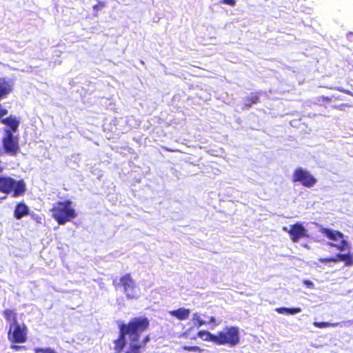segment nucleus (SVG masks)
<instances>
[{"mask_svg":"<svg viewBox=\"0 0 353 353\" xmlns=\"http://www.w3.org/2000/svg\"><path fill=\"white\" fill-rule=\"evenodd\" d=\"M221 3L230 6H234L236 5V0H221Z\"/></svg>","mask_w":353,"mask_h":353,"instance_id":"26","label":"nucleus"},{"mask_svg":"<svg viewBox=\"0 0 353 353\" xmlns=\"http://www.w3.org/2000/svg\"><path fill=\"white\" fill-rule=\"evenodd\" d=\"M168 313L179 321H185L190 317V310L185 307H179L176 310H170Z\"/></svg>","mask_w":353,"mask_h":353,"instance_id":"12","label":"nucleus"},{"mask_svg":"<svg viewBox=\"0 0 353 353\" xmlns=\"http://www.w3.org/2000/svg\"><path fill=\"white\" fill-rule=\"evenodd\" d=\"M319 232L330 240H340L339 244H335L331 242L327 243L329 245L336 248L338 250L343 251L349 248V244L347 241L344 239V235L342 232L327 228H321L319 229Z\"/></svg>","mask_w":353,"mask_h":353,"instance_id":"5","label":"nucleus"},{"mask_svg":"<svg viewBox=\"0 0 353 353\" xmlns=\"http://www.w3.org/2000/svg\"><path fill=\"white\" fill-rule=\"evenodd\" d=\"M37 221L39 223H41V218L37 219Z\"/></svg>","mask_w":353,"mask_h":353,"instance_id":"32","label":"nucleus"},{"mask_svg":"<svg viewBox=\"0 0 353 353\" xmlns=\"http://www.w3.org/2000/svg\"><path fill=\"white\" fill-rule=\"evenodd\" d=\"M181 337H184V338H186L187 337V333L186 332H183L181 334Z\"/></svg>","mask_w":353,"mask_h":353,"instance_id":"31","label":"nucleus"},{"mask_svg":"<svg viewBox=\"0 0 353 353\" xmlns=\"http://www.w3.org/2000/svg\"><path fill=\"white\" fill-rule=\"evenodd\" d=\"M150 326V321L147 317L140 316L131 319L127 323L119 325V336L114 341L116 353L121 352L126 344V339L129 346L125 353H141L145 348L146 344L150 341V336L145 335L140 341L141 335Z\"/></svg>","mask_w":353,"mask_h":353,"instance_id":"1","label":"nucleus"},{"mask_svg":"<svg viewBox=\"0 0 353 353\" xmlns=\"http://www.w3.org/2000/svg\"><path fill=\"white\" fill-rule=\"evenodd\" d=\"M182 350H186V351H192V352H196L198 353H203V350L201 349L199 346H188V345H184L182 347Z\"/></svg>","mask_w":353,"mask_h":353,"instance_id":"21","label":"nucleus"},{"mask_svg":"<svg viewBox=\"0 0 353 353\" xmlns=\"http://www.w3.org/2000/svg\"><path fill=\"white\" fill-rule=\"evenodd\" d=\"M240 342L239 330L235 326L225 327L216 334V343L219 345H228L234 347Z\"/></svg>","mask_w":353,"mask_h":353,"instance_id":"4","label":"nucleus"},{"mask_svg":"<svg viewBox=\"0 0 353 353\" xmlns=\"http://www.w3.org/2000/svg\"><path fill=\"white\" fill-rule=\"evenodd\" d=\"M261 94V92H256L251 93L249 96L244 99V107L248 109L250 108L252 105L259 103L260 101V95Z\"/></svg>","mask_w":353,"mask_h":353,"instance_id":"13","label":"nucleus"},{"mask_svg":"<svg viewBox=\"0 0 353 353\" xmlns=\"http://www.w3.org/2000/svg\"><path fill=\"white\" fill-rule=\"evenodd\" d=\"M313 325L317 328H325V327H337L339 325V322L330 323V322L314 321V322H313Z\"/></svg>","mask_w":353,"mask_h":353,"instance_id":"19","label":"nucleus"},{"mask_svg":"<svg viewBox=\"0 0 353 353\" xmlns=\"http://www.w3.org/2000/svg\"><path fill=\"white\" fill-rule=\"evenodd\" d=\"M301 309L300 307H292V308H288V314H295L297 313L301 312Z\"/></svg>","mask_w":353,"mask_h":353,"instance_id":"25","label":"nucleus"},{"mask_svg":"<svg viewBox=\"0 0 353 353\" xmlns=\"http://www.w3.org/2000/svg\"><path fill=\"white\" fill-rule=\"evenodd\" d=\"M3 147L5 152L10 156H16L20 151L18 139L12 135L9 129L5 130Z\"/></svg>","mask_w":353,"mask_h":353,"instance_id":"7","label":"nucleus"},{"mask_svg":"<svg viewBox=\"0 0 353 353\" xmlns=\"http://www.w3.org/2000/svg\"><path fill=\"white\" fill-rule=\"evenodd\" d=\"M283 230L288 232L293 243H297L301 239L308 237L307 230L302 223L299 222L290 225V229H288L287 227H283Z\"/></svg>","mask_w":353,"mask_h":353,"instance_id":"8","label":"nucleus"},{"mask_svg":"<svg viewBox=\"0 0 353 353\" xmlns=\"http://www.w3.org/2000/svg\"><path fill=\"white\" fill-rule=\"evenodd\" d=\"M293 183H300L303 186L310 188L317 182L316 178L302 168H296L292 176Z\"/></svg>","mask_w":353,"mask_h":353,"instance_id":"6","label":"nucleus"},{"mask_svg":"<svg viewBox=\"0 0 353 353\" xmlns=\"http://www.w3.org/2000/svg\"><path fill=\"white\" fill-rule=\"evenodd\" d=\"M34 352L35 353H57L53 350L50 348H36Z\"/></svg>","mask_w":353,"mask_h":353,"instance_id":"23","label":"nucleus"},{"mask_svg":"<svg viewBox=\"0 0 353 353\" xmlns=\"http://www.w3.org/2000/svg\"><path fill=\"white\" fill-rule=\"evenodd\" d=\"M2 123L10 128L13 131H16L18 128L19 122L15 117H10L2 120Z\"/></svg>","mask_w":353,"mask_h":353,"instance_id":"18","label":"nucleus"},{"mask_svg":"<svg viewBox=\"0 0 353 353\" xmlns=\"http://www.w3.org/2000/svg\"><path fill=\"white\" fill-rule=\"evenodd\" d=\"M11 348L14 350H20L24 349L25 347L23 346H21V345H12Z\"/></svg>","mask_w":353,"mask_h":353,"instance_id":"29","label":"nucleus"},{"mask_svg":"<svg viewBox=\"0 0 353 353\" xmlns=\"http://www.w3.org/2000/svg\"><path fill=\"white\" fill-rule=\"evenodd\" d=\"M336 90L339 92H341L343 93H345L346 94L350 95L353 97V92L350 91L349 90L344 89L343 88H337Z\"/></svg>","mask_w":353,"mask_h":353,"instance_id":"27","label":"nucleus"},{"mask_svg":"<svg viewBox=\"0 0 353 353\" xmlns=\"http://www.w3.org/2000/svg\"><path fill=\"white\" fill-rule=\"evenodd\" d=\"M8 339L14 343H24L27 339L26 327L24 325H13L9 327Z\"/></svg>","mask_w":353,"mask_h":353,"instance_id":"9","label":"nucleus"},{"mask_svg":"<svg viewBox=\"0 0 353 353\" xmlns=\"http://www.w3.org/2000/svg\"><path fill=\"white\" fill-rule=\"evenodd\" d=\"M29 213V208L24 203H18L14 211V216L17 219H21Z\"/></svg>","mask_w":353,"mask_h":353,"instance_id":"14","label":"nucleus"},{"mask_svg":"<svg viewBox=\"0 0 353 353\" xmlns=\"http://www.w3.org/2000/svg\"><path fill=\"white\" fill-rule=\"evenodd\" d=\"M321 99L323 101L325 102H330L332 99L330 97H326V96H321Z\"/></svg>","mask_w":353,"mask_h":353,"instance_id":"30","label":"nucleus"},{"mask_svg":"<svg viewBox=\"0 0 353 353\" xmlns=\"http://www.w3.org/2000/svg\"><path fill=\"white\" fill-rule=\"evenodd\" d=\"M351 107V105L348 103H341L339 105H333V108L339 110H344L345 108H350Z\"/></svg>","mask_w":353,"mask_h":353,"instance_id":"24","label":"nucleus"},{"mask_svg":"<svg viewBox=\"0 0 353 353\" xmlns=\"http://www.w3.org/2000/svg\"><path fill=\"white\" fill-rule=\"evenodd\" d=\"M336 263L339 261H344L345 266L353 265V255L350 253L336 254Z\"/></svg>","mask_w":353,"mask_h":353,"instance_id":"16","label":"nucleus"},{"mask_svg":"<svg viewBox=\"0 0 353 353\" xmlns=\"http://www.w3.org/2000/svg\"><path fill=\"white\" fill-rule=\"evenodd\" d=\"M278 313L283 314L288 312V307H278L275 310Z\"/></svg>","mask_w":353,"mask_h":353,"instance_id":"28","label":"nucleus"},{"mask_svg":"<svg viewBox=\"0 0 353 353\" xmlns=\"http://www.w3.org/2000/svg\"><path fill=\"white\" fill-rule=\"evenodd\" d=\"M14 81L8 78H0V99L6 97L12 91Z\"/></svg>","mask_w":353,"mask_h":353,"instance_id":"11","label":"nucleus"},{"mask_svg":"<svg viewBox=\"0 0 353 353\" xmlns=\"http://www.w3.org/2000/svg\"><path fill=\"white\" fill-rule=\"evenodd\" d=\"M120 285L123 287L124 292L128 298L135 296V283L130 274H126L120 279Z\"/></svg>","mask_w":353,"mask_h":353,"instance_id":"10","label":"nucleus"},{"mask_svg":"<svg viewBox=\"0 0 353 353\" xmlns=\"http://www.w3.org/2000/svg\"><path fill=\"white\" fill-rule=\"evenodd\" d=\"M319 261L323 263H328V262L336 263V255L334 256H331V257L320 258V259H319Z\"/></svg>","mask_w":353,"mask_h":353,"instance_id":"22","label":"nucleus"},{"mask_svg":"<svg viewBox=\"0 0 353 353\" xmlns=\"http://www.w3.org/2000/svg\"><path fill=\"white\" fill-rule=\"evenodd\" d=\"M199 337L205 341H211L216 343V335L211 334L210 332L206 330H201L197 332L196 336H194L192 339H196V337Z\"/></svg>","mask_w":353,"mask_h":353,"instance_id":"15","label":"nucleus"},{"mask_svg":"<svg viewBox=\"0 0 353 353\" xmlns=\"http://www.w3.org/2000/svg\"><path fill=\"white\" fill-rule=\"evenodd\" d=\"M4 170V164L0 161V174ZM26 191V183L22 179H14L8 176L0 175V192L12 194V197H19Z\"/></svg>","mask_w":353,"mask_h":353,"instance_id":"2","label":"nucleus"},{"mask_svg":"<svg viewBox=\"0 0 353 353\" xmlns=\"http://www.w3.org/2000/svg\"><path fill=\"white\" fill-rule=\"evenodd\" d=\"M3 316L6 321L8 322L10 327L12 326L13 325H17L19 324L17 320V314L15 312H14L11 310H6L3 312Z\"/></svg>","mask_w":353,"mask_h":353,"instance_id":"17","label":"nucleus"},{"mask_svg":"<svg viewBox=\"0 0 353 353\" xmlns=\"http://www.w3.org/2000/svg\"><path fill=\"white\" fill-rule=\"evenodd\" d=\"M70 201L57 202L53 205L50 210L52 216L59 225H63L77 217L76 210L72 205Z\"/></svg>","mask_w":353,"mask_h":353,"instance_id":"3","label":"nucleus"},{"mask_svg":"<svg viewBox=\"0 0 353 353\" xmlns=\"http://www.w3.org/2000/svg\"><path fill=\"white\" fill-rule=\"evenodd\" d=\"M194 319L196 321L198 326H201L203 325H205L208 323H214L215 318L214 316H210L208 318L207 321L202 320L197 314H194Z\"/></svg>","mask_w":353,"mask_h":353,"instance_id":"20","label":"nucleus"}]
</instances>
